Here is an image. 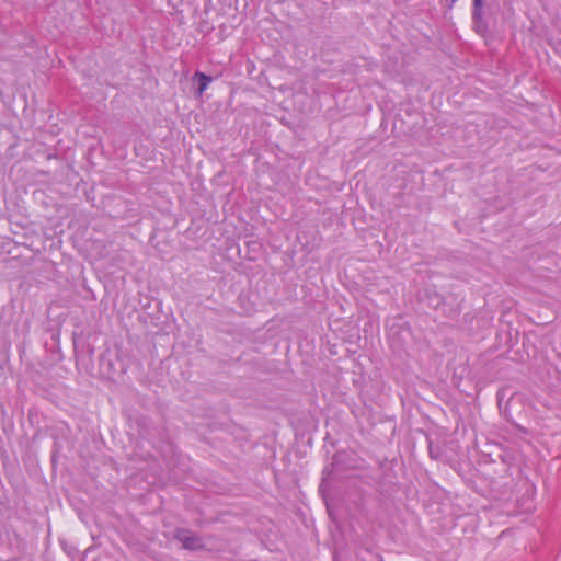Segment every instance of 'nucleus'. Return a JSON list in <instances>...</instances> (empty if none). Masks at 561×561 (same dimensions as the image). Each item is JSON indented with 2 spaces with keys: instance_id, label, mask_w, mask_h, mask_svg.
Instances as JSON below:
<instances>
[{
  "instance_id": "1",
  "label": "nucleus",
  "mask_w": 561,
  "mask_h": 561,
  "mask_svg": "<svg viewBox=\"0 0 561 561\" xmlns=\"http://www.w3.org/2000/svg\"><path fill=\"white\" fill-rule=\"evenodd\" d=\"M175 538L182 542L185 549L190 550H198L204 547L203 540L201 537L193 534L187 529H178L175 531Z\"/></svg>"
},
{
  "instance_id": "2",
  "label": "nucleus",
  "mask_w": 561,
  "mask_h": 561,
  "mask_svg": "<svg viewBox=\"0 0 561 561\" xmlns=\"http://www.w3.org/2000/svg\"><path fill=\"white\" fill-rule=\"evenodd\" d=\"M194 79L198 80L197 93L199 95H202L204 93V91L207 89V87L209 85V83L211 82V77L205 75L204 72L197 71L194 75Z\"/></svg>"
},
{
  "instance_id": "3",
  "label": "nucleus",
  "mask_w": 561,
  "mask_h": 561,
  "mask_svg": "<svg viewBox=\"0 0 561 561\" xmlns=\"http://www.w3.org/2000/svg\"><path fill=\"white\" fill-rule=\"evenodd\" d=\"M482 0H473V11H472V18L474 21H479L482 18Z\"/></svg>"
}]
</instances>
